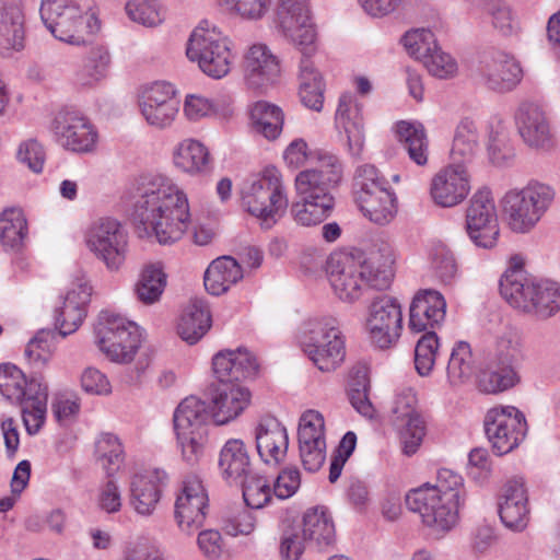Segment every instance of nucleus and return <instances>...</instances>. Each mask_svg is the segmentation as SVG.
<instances>
[{"instance_id": "obj_4", "label": "nucleus", "mask_w": 560, "mask_h": 560, "mask_svg": "<svg viewBox=\"0 0 560 560\" xmlns=\"http://www.w3.org/2000/svg\"><path fill=\"white\" fill-rule=\"evenodd\" d=\"M342 178V164L335 155L320 159L317 168L300 172L295 177V189L301 197L290 209L294 221L303 226H312L325 221L335 207L334 189Z\"/></svg>"}, {"instance_id": "obj_20", "label": "nucleus", "mask_w": 560, "mask_h": 560, "mask_svg": "<svg viewBox=\"0 0 560 560\" xmlns=\"http://www.w3.org/2000/svg\"><path fill=\"white\" fill-rule=\"evenodd\" d=\"M208 494L200 478L189 475L183 480V486L175 501V520L179 529L191 535L198 530L206 520Z\"/></svg>"}, {"instance_id": "obj_30", "label": "nucleus", "mask_w": 560, "mask_h": 560, "mask_svg": "<svg viewBox=\"0 0 560 560\" xmlns=\"http://www.w3.org/2000/svg\"><path fill=\"white\" fill-rule=\"evenodd\" d=\"M256 448L266 463L281 464L288 453L287 428L275 417H262L255 429Z\"/></svg>"}, {"instance_id": "obj_63", "label": "nucleus", "mask_w": 560, "mask_h": 560, "mask_svg": "<svg viewBox=\"0 0 560 560\" xmlns=\"http://www.w3.org/2000/svg\"><path fill=\"white\" fill-rule=\"evenodd\" d=\"M18 160L26 164L34 173H40L46 160V152L42 143L36 139H28L19 145Z\"/></svg>"}, {"instance_id": "obj_13", "label": "nucleus", "mask_w": 560, "mask_h": 560, "mask_svg": "<svg viewBox=\"0 0 560 560\" xmlns=\"http://www.w3.org/2000/svg\"><path fill=\"white\" fill-rule=\"evenodd\" d=\"M231 44L215 26H199L188 39L186 55L189 60L198 62L205 74L221 79L230 72L234 60Z\"/></svg>"}, {"instance_id": "obj_21", "label": "nucleus", "mask_w": 560, "mask_h": 560, "mask_svg": "<svg viewBox=\"0 0 560 560\" xmlns=\"http://www.w3.org/2000/svg\"><path fill=\"white\" fill-rule=\"evenodd\" d=\"M326 272L336 295L345 302H354L362 295L365 284L360 258L352 253L335 252L329 255Z\"/></svg>"}, {"instance_id": "obj_15", "label": "nucleus", "mask_w": 560, "mask_h": 560, "mask_svg": "<svg viewBox=\"0 0 560 560\" xmlns=\"http://www.w3.org/2000/svg\"><path fill=\"white\" fill-rule=\"evenodd\" d=\"M483 425L493 451L500 456L516 448L527 433L525 416L513 406L490 409Z\"/></svg>"}, {"instance_id": "obj_28", "label": "nucleus", "mask_w": 560, "mask_h": 560, "mask_svg": "<svg viewBox=\"0 0 560 560\" xmlns=\"http://www.w3.org/2000/svg\"><path fill=\"white\" fill-rule=\"evenodd\" d=\"M515 124L526 144L547 150L552 144L550 127L545 110L534 102H523L515 113Z\"/></svg>"}, {"instance_id": "obj_53", "label": "nucleus", "mask_w": 560, "mask_h": 560, "mask_svg": "<svg viewBox=\"0 0 560 560\" xmlns=\"http://www.w3.org/2000/svg\"><path fill=\"white\" fill-rule=\"evenodd\" d=\"M95 454L108 477L118 471L124 463L122 445L118 438L110 433H104L98 438Z\"/></svg>"}, {"instance_id": "obj_5", "label": "nucleus", "mask_w": 560, "mask_h": 560, "mask_svg": "<svg viewBox=\"0 0 560 560\" xmlns=\"http://www.w3.org/2000/svg\"><path fill=\"white\" fill-rule=\"evenodd\" d=\"M463 492L462 476L441 468L434 485L424 483L407 493L406 505L419 513L427 526L447 532L457 523Z\"/></svg>"}, {"instance_id": "obj_42", "label": "nucleus", "mask_w": 560, "mask_h": 560, "mask_svg": "<svg viewBox=\"0 0 560 560\" xmlns=\"http://www.w3.org/2000/svg\"><path fill=\"white\" fill-rule=\"evenodd\" d=\"M480 150L478 128L469 118L462 119L454 133L451 158L454 164L464 165L474 160Z\"/></svg>"}, {"instance_id": "obj_44", "label": "nucleus", "mask_w": 560, "mask_h": 560, "mask_svg": "<svg viewBox=\"0 0 560 560\" xmlns=\"http://www.w3.org/2000/svg\"><path fill=\"white\" fill-rule=\"evenodd\" d=\"M174 164L188 174H202L210 170V154L199 141L186 139L174 151Z\"/></svg>"}, {"instance_id": "obj_6", "label": "nucleus", "mask_w": 560, "mask_h": 560, "mask_svg": "<svg viewBox=\"0 0 560 560\" xmlns=\"http://www.w3.org/2000/svg\"><path fill=\"white\" fill-rule=\"evenodd\" d=\"M446 302L434 289L419 290L409 307L408 327L413 332H424L415 348V366L421 376L431 373L438 350L439 338L434 329L445 319Z\"/></svg>"}, {"instance_id": "obj_48", "label": "nucleus", "mask_w": 560, "mask_h": 560, "mask_svg": "<svg viewBox=\"0 0 560 560\" xmlns=\"http://www.w3.org/2000/svg\"><path fill=\"white\" fill-rule=\"evenodd\" d=\"M560 311V283L538 279L528 315L548 319Z\"/></svg>"}, {"instance_id": "obj_54", "label": "nucleus", "mask_w": 560, "mask_h": 560, "mask_svg": "<svg viewBox=\"0 0 560 560\" xmlns=\"http://www.w3.org/2000/svg\"><path fill=\"white\" fill-rule=\"evenodd\" d=\"M183 459L196 465L205 454L208 443V430H175Z\"/></svg>"}, {"instance_id": "obj_45", "label": "nucleus", "mask_w": 560, "mask_h": 560, "mask_svg": "<svg viewBox=\"0 0 560 560\" xmlns=\"http://www.w3.org/2000/svg\"><path fill=\"white\" fill-rule=\"evenodd\" d=\"M397 137L409 159L419 166L428 163L429 141L421 124L399 121L397 124Z\"/></svg>"}, {"instance_id": "obj_16", "label": "nucleus", "mask_w": 560, "mask_h": 560, "mask_svg": "<svg viewBox=\"0 0 560 560\" xmlns=\"http://www.w3.org/2000/svg\"><path fill=\"white\" fill-rule=\"evenodd\" d=\"M466 231L471 242L482 248L495 246L500 229L492 194L489 188L477 190L466 210Z\"/></svg>"}, {"instance_id": "obj_12", "label": "nucleus", "mask_w": 560, "mask_h": 560, "mask_svg": "<svg viewBox=\"0 0 560 560\" xmlns=\"http://www.w3.org/2000/svg\"><path fill=\"white\" fill-rule=\"evenodd\" d=\"M553 199V188L539 182H530L523 189L508 191L502 206L512 231L529 232L549 209Z\"/></svg>"}, {"instance_id": "obj_61", "label": "nucleus", "mask_w": 560, "mask_h": 560, "mask_svg": "<svg viewBox=\"0 0 560 560\" xmlns=\"http://www.w3.org/2000/svg\"><path fill=\"white\" fill-rule=\"evenodd\" d=\"M357 445V435L354 432H347L341 441L339 442L338 447L336 448L329 467V476L328 479L331 483L336 482L341 475L342 468L348 460V458L353 453Z\"/></svg>"}, {"instance_id": "obj_8", "label": "nucleus", "mask_w": 560, "mask_h": 560, "mask_svg": "<svg viewBox=\"0 0 560 560\" xmlns=\"http://www.w3.org/2000/svg\"><path fill=\"white\" fill-rule=\"evenodd\" d=\"M520 337L514 331L500 336L479 370L478 387L486 394H499L520 383L518 364L523 361Z\"/></svg>"}, {"instance_id": "obj_25", "label": "nucleus", "mask_w": 560, "mask_h": 560, "mask_svg": "<svg viewBox=\"0 0 560 560\" xmlns=\"http://www.w3.org/2000/svg\"><path fill=\"white\" fill-rule=\"evenodd\" d=\"M521 256H513L509 269L500 279V293L514 308L528 315L538 278L523 268Z\"/></svg>"}, {"instance_id": "obj_31", "label": "nucleus", "mask_w": 560, "mask_h": 560, "mask_svg": "<svg viewBox=\"0 0 560 560\" xmlns=\"http://www.w3.org/2000/svg\"><path fill=\"white\" fill-rule=\"evenodd\" d=\"M502 523L514 532L524 530L529 522L527 491L522 479L509 480L499 502Z\"/></svg>"}, {"instance_id": "obj_43", "label": "nucleus", "mask_w": 560, "mask_h": 560, "mask_svg": "<svg viewBox=\"0 0 560 560\" xmlns=\"http://www.w3.org/2000/svg\"><path fill=\"white\" fill-rule=\"evenodd\" d=\"M355 201L364 217L378 225L389 223L397 212L396 197L390 188L378 190V192L373 195L364 194L363 197L357 198Z\"/></svg>"}, {"instance_id": "obj_26", "label": "nucleus", "mask_w": 560, "mask_h": 560, "mask_svg": "<svg viewBox=\"0 0 560 560\" xmlns=\"http://www.w3.org/2000/svg\"><path fill=\"white\" fill-rule=\"evenodd\" d=\"M470 176L464 165L452 164L436 173L430 185V196L435 205L455 207L469 194Z\"/></svg>"}, {"instance_id": "obj_35", "label": "nucleus", "mask_w": 560, "mask_h": 560, "mask_svg": "<svg viewBox=\"0 0 560 560\" xmlns=\"http://www.w3.org/2000/svg\"><path fill=\"white\" fill-rule=\"evenodd\" d=\"M361 112V105L355 103L351 95H341L336 112V121L343 128L349 153L354 158H359L364 148V129Z\"/></svg>"}, {"instance_id": "obj_17", "label": "nucleus", "mask_w": 560, "mask_h": 560, "mask_svg": "<svg viewBox=\"0 0 560 560\" xmlns=\"http://www.w3.org/2000/svg\"><path fill=\"white\" fill-rule=\"evenodd\" d=\"M86 244L109 270L124 264L127 250V234L121 224L112 218L94 221L86 232Z\"/></svg>"}, {"instance_id": "obj_10", "label": "nucleus", "mask_w": 560, "mask_h": 560, "mask_svg": "<svg viewBox=\"0 0 560 560\" xmlns=\"http://www.w3.org/2000/svg\"><path fill=\"white\" fill-rule=\"evenodd\" d=\"M300 342L305 354L323 372L336 370L346 355L339 323L331 316L306 320L301 328Z\"/></svg>"}, {"instance_id": "obj_24", "label": "nucleus", "mask_w": 560, "mask_h": 560, "mask_svg": "<svg viewBox=\"0 0 560 560\" xmlns=\"http://www.w3.org/2000/svg\"><path fill=\"white\" fill-rule=\"evenodd\" d=\"M140 107L149 125L163 129L174 121L179 109V101L171 83L155 82L144 91Z\"/></svg>"}, {"instance_id": "obj_52", "label": "nucleus", "mask_w": 560, "mask_h": 560, "mask_svg": "<svg viewBox=\"0 0 560 560\" xmlns=\"http://www.w3.org/2000/svg\"><path fill=\"white\" fill-rule=\"evenodd\" d=\"M370 380L365 371H355L349 382L348 396L351 406L364 418H377V410L370 399Z\"/></svg>"}, {"instance_id": "obj_40", "label": "nucleus", "mask_w": 560, "mask_h": 560, "mask_svg": "<svg viewBox=\"0 0 560 560\" xmlns=\"http://www.w3.org/2000/svg\"><path fill=\"white\" fill-rule=\"evenodd\" d=\"M302 533L304 539L319 550L336 541L334 521L324 508H312L304 513Z\"/></svg>"}, {"instance_id": "obj_64", "label": "nucleus", "mask_w": 560, "mask_h": 560, "mask_svg": "<svg viewBox=\"0 0 560 560\" xmlns=\"http://www.w3.org/2000/svg\"><path fill=\"white\" fill-rule=\"evenodd\" d=\"M423 66L432 75L439 79L451 78L457 71L456 61L448 54L442 51L439 46L431 52L430 57L424 59Z\"/></svg>"}, {"instance_id": "obj_41", "label": "nucleus", "mask_w": 560, "mask_h": 560, "mask_svg": "<svg viewBox=\"0 0 560 560\" xmlns=\"http://www.w3.org/2000/svg\"><path fill=\"white\" fill-rule=\"evenodd\" d=\"M243 278L241 265L231 256L214 259L205 272L206 290L212 295L226 292L231 285Z\"/></svg>"}, {"instance_id": "obj_57", "label": "nucleus", "mask_w": 560, "mask_h": 560, "mask_svg": "<svg viewBox=\"0 0 560 560\" xmlns=\"http://www.w3.org/2000/svg\"><path fill=\"white\" fill-rule=\"evenodd\" d=\"M401 43L411 57L422 62L438 46L434 34L424 28L407 32L402 36Z\"/></svg>"}, {"instance_id": "obj_38", "label": "nucleus", "mask_w": 560, "mask_h": 560, "mask_svg": "<svg viewBox=\"0 0 560 560\" xmlns=\"http://www.w3.org/2000/svg\"><path fill=\"white\" fill-rule=\"evenodd\" d=\"M219 469L228 482L234 483L252 472L248 450L240 439H230L219 454Z\"/></svg>"}, {"instance_id": "obj_36", "label": "nucleus", "mask_w": 560, "mask_h": 560, "mask_svg": "<svg viewBox=\"0 0 560 560\" xmlns=\"http://www.w3.org/2000/svg\"><path fill=\"white\" fill-rule=\"evenodd\" d=\"M25 47L24 15L16 5L0 1V55L12 57Z\"/></svg>"}, {"instance_id": "obj_3", "label": "nucleus", "mask_w": 560, "mask_h": 560, "mask_svg": "<svg viewBox=\"0 0 560 560\" xmlns=\"http://www.w3.org/2000/svg\"><path fill=\"white\" fill-rule=\"evenodd\" d=\"M212 369L218 384L209 387L210 409L214 422L226 424L249 406L252 394L241 382L257 375L256 357L245 348L221 350L212 358Z\"/></svg>"}, {"instance_id": "obj_29", "label": "nucleus", "mask_w": 560, "mask_h": 560, "mask_svg": "<svg viewBox=\"0 0 560 560\" xmlns=\"http://www.w3.org/2000/svg\"><path fill=\"white\" fill-rule=\"evenodd\" d=\"M359 258L365 284L376 290L388 289L394 279L393 246L381 241L373 244L363 259Z\"/></svg>"}, {"instance_id": "obj_7", "label": "nucleus", "mask_w": 560, "mask_h": 560, "mask_svg": "<svg viewBox=\"0 0 560 560\" xmlns=\"http://www.w3.org/2000/svg\"><path fill=\"white\" fill-rule=\"evenodd\" d=\"M0 398L21 407L26 432L36 434L45 422L48 390L42 375L26 378L18 366L0 365Z\"/></svg>"}, {"instance_id": "obj_58", "label": "nucleus", "mask_w": 560, "mask_h": 560, "mask_svg": "<svg viewBox=\"0 0 560 560\" xmlns=\"http://www.w3.org/2000/svg\"><path fill=\"white\" fill-rule=\"evenodd\" d=\"M126 13L133 22L153 27L162 23L163 14L158 0H130Z\"/></svg>"}, {"instance_id": "obj_46", "label": "nucleus", "mask_w": 560, "mask_h": 560, "mask_svg": "<svg viewBox=\"0 0 560 560\" xmlns=\"http://www.w3.org/2000/svg\"><path fill=\"white\" fill-rule=\"evenodd\" d=\"M209 406L196 396L186 397L174 412L175 430H208Z\"/></svg>"}, {"instance_id": "obj_50", "label": "nucleus", "mask_w": 560, "mask_h": 560, "mask_svg": "<svg viewBox=\"0 0 560 560\" xmlns=\"http://www.w3.org/2000/svg\"><path fill=\"white\" fill-rule=\"evenodd\" d=\"M166 278L161 262L145 265L136 283L138 300L148 305L158 302L166 287Z\"/></svg>"}, {"instance_id": "obj_39", "label": "nucleus", "mask_w": 560, "mask_h": 560, "mask_svg": "<svg viewBox=\"0 0 560 560\" xmlns=\"http://www.w3.org/2000/svg\"><path fill=\"white\" fill-rule=\"evenodd\" d=\"M211 327V314L203 299H192L183 311L177 332L189 345L197 343Z\"/></svg>"}, {"instance_id": "obj_32", "label": "nucleus", "mask_w": 560, "mask_h": 560, "mask_svg": "<svg viewBox=\"0 0 560 560\" xmlns=\"http://www.w3.org/2000/svg\"><path fill=\"white\" fill-rule=\"evenodd\" d=\"M167 474L162 469L136 474L130 482V502L137 513L151 515L160 501L162 488L167 482Z\"/></svg>"}, {"instance_id": "obj_62", "label": "nucleus", "mask_w": 560, "mask_h": 560, "mask_svg": "<svg viewBox=\"0 0 560 560\" xmlns=\"http://www.w3.org/2000/svg\"><path fill=\"white\" fill-rule=\"evenodd\" d=\"M219 4L244 19L257 20L267 12L270 0H218Z\"/></svg>"}, {"instance_id": "obj_37", "label": "nucleus", "mask_w": 560, "mask_h": 560, "mask_svg": "<svg viewBox=\"0 0 560 560\" xmlns=\"http://www.w3.org/2000/svg\"><path fill=\"white\" fill-rule=\"evenodd\" d=\"M28 240V224L19 207L5 208L0 213V244L7 253H21Z\"/></svg>"}, {"instance_id": "obj_33", "label": "nucleus", "mask_w": 560, "mask_h": 560, "mask_svg": "<svg viewBox=\"0 0 560 560\" xmlns=\"http://www.w3.org/2000/svg\"><path fill=\"white\" fill-rule=\"evenodd\" d=\"M415 400L411 394L398 397L393 408L394 421L402 428L400 431L402 452L408 456L418 451L425 434L424 422L413 407Z\"/></svg>"}, {"instance_id": "obj_18", "label": "nucleus", "mask_w": 560, "mask_h": 560, "mask_svg": "<svg viewBox=\"0 0 560 560\" xmlns=\"http://www.w3.org/2000/svg\"><path fill=\"white\" fill-rule=\"evenodd\" d=\"M366 328L372 342L381 349L396 343L402 329L401 305L394 296L375 298L369 306Z\"/></svg>"}, {"instance_id": "obj_34", "label": "nucleus", "mask_w": 560, "mask_h": 560, "mask_svg": "<svg viewBox=\"0 0 560 560\" xmlns=\"http://www.w3.org/2000/svg\"><path fill=\"white\" fill-rule=\"evenodd\" d=\"M247 84L259 89L273 82L280 74V63L265 45H253L245 56Z\"/></svg>"}, {"instance_id": "obj_11", "label": "nucleus", "mask_w": 560, "mask_h": 560, "mask_svg": "<svg viewBox=\"0 0 560 560\" xmlns=\"http://www.w3.org/2000/svg\"><path fill=\"white\" fill-rule=\"evenodd\" d=\"M93 0H42L39 13L46 28L61 42L84 43L82 31L91 27Z\"/></svg>"}, {"instance_id": "obj_47", "label": "nucleus", "mask_w": 560, "mask_h": 560, "mask_svg": "<svg viewBox=\"0 0 560 560\" xmlns=\"http://www.w3.org/2000/svg\"><path fill=\"white\" fill-rule=\"evenodd\" d=\"M477 372L471 347L466 341L454 343L448 357L446 373L452 385H460L468 382Z\"/></svg>"}, {"instance_id": "obj_49", "label": "nucleus", "mask_w": 560, "mask_h": 560, "mask_svg": "<svg viewBox=\"0 0 560 560\" xmlns=\"http://www.w3.org/2000/svg\"><path fill=\"white\" fill-rule=\"evenodd\" d=\"M250 119L258 133L268 140H275L282 131L284 115L279 106L259 101L250 109Z\"/></svg>"}, {"instance_id": "obj_19", "label": "nucleus", "mask_w": 560, "mask_h": 560, "mask_svg": "<svg viewBox=\"0 0 560 560\" xmlns=\"http://www.w3.org/2000/svg\"><path fill=\"white\" fill-rule=\"evenodd\" d=\"M52 130L57 141L67 150L88 153L97 143V132L88 117L74 108H63L58 112Z\"/></svg>"}, {"instance_id": "obj_2", "label": "nucleus", "mask_w": 560, "mask_h": 560, "mask_svg": "<svg viewBox=\"0 0 560 560\" xmlns=\"http://www.w3.org/2000/svg\"><path fill=\"white\" fill-rule=\"evenodd\" d=\"M277 21L283 36L294 44L302 58L299 65L301 103L315 112L324 105V82L311 57L317 51V32L307 0H280Z\"/></svg>"}, {"instance_id": "obj_22", "label": "nucleus", "mask_w": 560, "mask_h": 560, "mask_svg": "<svg viewBox=\"0 0 560 560\" xmlns=\"http://www.w3.org/2000/svg\"><path fill=\"white\" fill-rule=\"evenodd\" d=\"M475 75L489 90L505 93L520 84L523 70L514 57L503 51H492L479 61Z\"/></svg>"}, {"instance_id": "obj_59", "label": "nucleus", "mask_w": 560, "mask_h": 560, "mask_svg": "<svg viewBox=\"0 0 560 560\" xmlns=\"http://www.w3.org/2000/svg\"><path fill=\"white\" fill-rule=\"evenodd\" d=\"M490 162L495 166H506L515 153L508 133L503 129H491L487 144Z\"/></svg>"}, {"instance_id": "obj_27", "label": "nucleus", "mask_w": 560, "mask_h": 560, "mask_svg": "<svg viewBox=\"0 0 560 560\" xmlns=\"http://www.w3.org/2000/svg\"><path fill=\"white\" fill-rule=\"evenodd\" d=\"M92 294V287L85 277L72 283L63 299L62 306L55 312L56 328L61 337L74 332L86 316V306Z\"/></svg>"}, {"instance_id": "obj_55", "label": "nucleus", "mask_w": 560, "mask_h": 560, "mask_svg": "<svg viewBox=\"0 0 560 560\" xmlns=\"http://www.w3.org/2000/svg\"><path fill=\"white\" fill-rule=\"evenodd\" d=\"M389 185L387 179L372 164H363L357 167L353 176V192L355 199L378 192V190H387Z\"/></svg>"}, {"instance_id": "obj_51", "label": "nucleus", "mask_w": 560, "mask_h": 560, "mask_svg": "<svg viewBox=\"0 0 560 560\" xmlns=\"http://www.w3.org/2000/svg\"><path fill=\"white\" fill-rule=\"evenodd\" d=\"M110 65V55L104 46H94L83 59L82 67L75 73V82L91 88L103 80Z\"/></svg>"}, {"instance_id": "obj_9", "label": "nucleus", "mask_w": 560, "mask_h": 560, "mask_svg": "<svg viewBox=\"0 0 560 560\" xmlns=\"http://www.w3.org/2000/svg\"><path fill=\"white\" fill-rule=\"evenodd\" d=\"M242 206L260 220L262 229H270L284 214L288 197L277 168H266L259 177L246 180L241 189Z\"/></svg>"}, {"instance_id": "obj_1", "label": "nucleus", "mask_w": 560, "mask_h": 560, "mask_svg": "<svg viewBox=\"0 0 560 560\" xmlns=\"http://www.w3.org/2000/svg\"><path fill=\"white\" fill-rule=\"evenodd\" d=\"M139 192L131 213L138 236L154 235L163 245L180 240L190 217L186 195L163 176L143 182Z\"/></svg>"}, {"instance_id": "obj_56", "label": "nucleus", "mask_w": 560, "mask_h": 560, "mask_svg": "<svg viewBox=\"0 0 560 560\" xmlns=\"http://www.w3.org/2000/svg\"><path fill=\"white\" fill-rule=\"evenodd\" d=\"M234 483L242 487L244 501L252 509H260L271 499L272 490L262 476L249 472L247 477Z\"/></svg>"}, {"instance_id": "obj_23", "label": "nucleus", "mask_w": 560, "mask_h": 560, "mask_svg": "<svg viewBox=\"0 0 560 560\" xmlns=\"http://www.w3.org/2000/svg\"><path fill=\"white\" fill-rule=\"evenodd\" d=\"M325 422L315 410L305 411L299 423L298 441L302 465L305 470H319L326 459Z\"/></svg>"}, {"instance_id": "obj_60", "label": "nucleus", "mask_w": 560, "mask_h": 560, "mask_svg": "<svg viewBox=\"0 0 560 560\" xmlns=\"http://www.w3.org/2000/svg\"><path fill=\"white\" fill-rule=\"evenodd\" d=\"M55 330L42 329L30 340L25 348V357L31 364L44 366L50 358L49 341L55 338Z\"/></svg>"}, {"instance_id": "obj_14", "label": "nucleus", "mask_w": 560, "mask_h": 560, "mask_svg": "<svg viewBox=\"0 0 560 560\" xmlns=\"http://www.w3.org/2000/svg\"><path fill=\"white\" fill-rule=\"evenodd\" d=\"M95 334L101 351L118 363L130 362L141 345L139 327L109 311L100 313Z\"/></svg>"}]
</instances>
